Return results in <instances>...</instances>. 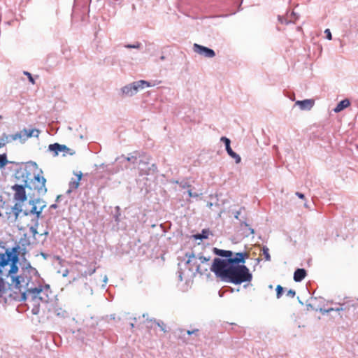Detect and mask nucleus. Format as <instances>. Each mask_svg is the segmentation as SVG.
<instances>
[{"instance_id": "2eb2a0df", "label": "nucleus", "mask_w": 358, "mask_h": 358, "mask_svg": "<svg viewBox=\"0 0 358 358\" xmlns=\"http://www.w3.org/2000/svg\"><path fill=\"white\" fill-rule=\"evenodd\" d=\"M75 175L76 176V178H72L71 180L69 182V189L67 191L68 193L72 192L79 187L80 181L82 178L83 173L82 172L80 171L78 173H75Z\"/></svg>"}, {"instance_id": "b1692460", "label": "nucleus", "mask_w": 358, "mask_h": 358, "mask_svg": "<svg viewBox=\"0 0 358 358\" xmlns=\"http://www.w3.org/2000/svg\"><path fill=\"white\" fill-rule=\"evenodd\" d=\"M226 151L227 152L228 155L231 157H232L235 159V162L236 164H239L241 162V157L239 156V155H238L237 153L234 152L231 147H229V148H227Z\"/></svg>"}, {"instance_id": "603ef678", "label": "nucleus", "mask_w": 358, "mask_h": 358, "mask_svg": "<svg viewBox=\"0 0 358 358\" xmlns=\"http://www.w3.org/2000/svg\"><path fill=\"white\" fill-rule=\"evenodd\" d=\"M68 273H69V271L68 270H65L62 275L64 277H66V276H67Z\"/></svg>"}, {"instance_id": "338daca9", "label": "nucleus", "mask_w": 358, "mask_h": 358, "mask_svg": "<svg viewBox=\"0 0 358 358\" xmlns=\"http://www.w3.org/2000/svg\"><path fill=\"white\" fill-rule=\"evenodd\" d=\"M208 206H212V203H208Z\"/></svg>"}, {"instance_id": "09e8293b", "label": "nucleus", "mask_w": 358, "mask_h": 358, "mask_svg": "<svg viewBox=\"0 0 358 358\" xmlns=\"http://www.w3.org/2000/svg\"><path fill=\"white\" fill-rule=\"evenodd\" d=\"M3 287H4L3 280L2 278L0 277V288L3 289Z\"/></svg>"}, {"instance_id": "f704fd0d", "label": "nucleus", "mask_w": 358, "mask_h": 358, "mask_svg": "<svg viewBox=\"0 0 358 358\" xmlns=\"http://www.w3.org/2000/svg\"><path fill=\"white\" fill-rule=\"evenodd\" d=\"M287 18H289V20H292V22L297 20L298 16L295 12L292 11L289 15H287Z\"/></svg>"}, {"instance_id": "a19ab883", "label": "nucleus", "mask_w": 358, "mask_h": 358, "mask_svg": "<svg viewBox=\"0 0 358 358\" xmlns=\"http://www.w3.org/2000/svg\"><path fill=\"white\" fill-rule=\"evenodd\" d=\"M188 195L189 197H198L199 194L197 193H193L191 189L187 191Z\"/></svg>"}, {"instance_id": "58836bf2", "label": "nucleus", "mask_w": 358, "mask_h": 358, "mask_svg": "<svg viewBox=\"0 0 358 358\" xmlns=\"http://www.w3.org/2000/svg\"><path fill=\"white\" fill-rule=\"evenodd\" d=\"M324 33L326 34V38L328 40H331L332 39V35H331V31H330V30L329 29H325Z\"/></svg>"}, {"instance_id": "4468645a", "label": "nucleus", "mask_w": 358, "mask_h": 358, "mask_svg": "<svg viewBox=\"0 0 358 358\" xmlns=\"http://www.w3.org/2000/svg\"><path fill=\"white\" fill-rule=\"evenodd\" d=\"M23 204L20 203H15V205L12 207V212L13 213V215L9 216V220L12 222H16L20 214L22 213L24 215V208H22Z\"/></svg>"}, {"instance_id": "49530a36", "label": "nucleus", "mask_w": 358, "mask_h": 358, "mask_svg": "<svg viewBox=\"0 0 358 358\" xmlns=\"http://www.w3.org/2000/svg\"><path fill=\"white\" fill-rule=\"evenodd\" d=\"M197 331H198V329H194V330H192V331L188 330V331H187V334L188 335H192V334H195Z\"/></svg>"}, {"instance_id": "79ce46f5", "label": "nucleus", "mask_w": 358, "mask_h": 358, "mask_svg": "<svg viewBox=\"0 0 358 358\" xmlns=\"http://www.w3.org/2000/svg\"><path fill=\"white\" fill-rule=\"evenodd\" d=\"M24 74L28 76V78L31 83H34V78H32V76L30 73L25 71Z\"/></svg>"}, {"instance_id": "423d86ee", "label": "nucleus", "mask_w": 358, "mask_h": 358, "mask_svg": "<svg viewBox=\"0 0 358 358\" xmlns=\"http://www.w3.org/2000/svg\"><path fill=\"white\" fill-rule=\"evenodd\" d=\"M46 180L43 176H41L39 174L34 176L33 180H31V187L30 188H34L37 191L39 195H44L47 192V188L45 187Z\"/></svg>"}, {"instance_id": "6e6552de", "label": "nucleus", "mask_w": 358, "mask_h": 358, "mask_svg": "<svg viewBox=\"0 0 358 358\" xmlns=\"http://www.w3.org/2000/svg\"><path fill=\"white\" fill-rule=\"evenodd\" d=\"M187 259L185 262V265L188 266V269L194 275L197 273H201L200 271V263L199 262L197 257L192 252L191 254H186Z\"/></svg>"}, {"instance_id": "052dcab7", "label": "nucleus", "mask_w": 358, "mask_h": 358, "mask_svg": "<svg viewBox=\"0 0 358 358\" xmlns=\"http://www.w3.org/2000/svg\"><path fill=\"white\" fill-rule=\"evenodd\" d=\"M95 272V269H93L90 273V275H92V273H94Z\"/></svg>"}, {"instance_id": "f257e3e1", "label": "nucleus", "mask_w": 358, "mask_h": 358, "mask_svg": "<svg viewBox=\"0 0 358 358\" xmlns=\"http://www.w3.org/2000/svg\"><path fill=\"white\" fill-rule=\"evenodd\" d=\"M210 270L222 281L235 285L250 282L252 278V273L245 265L226 264L220 258L214 259Z\"/></svg>"}, {"instance_id": "0eeeda50", "label": "nucleus", "mask_w": 358, "mask_h": 358, "mask_svg": "<svg viewBox=\"0 0 358 358\" xmlns=\"http://www.w3.org/2000/svg\"><path fill=\"white\" fill-rule=\"evenodd\" d=\"M25 182V185H14L12 186L11 189L14 191V199L16 203H20L22 204L25 201H27V196L25 191V187H27V180Z\"/></svg>"}, {"instance_id": "473e14b6", "label": "nucleus", "mask_w": 358, "mask_h": 358, "mask_svg": "<svg viewBox=\"0 0 358 358\" xmlns=\"http://www.w3.org/2000/svg\"><path fill=\"white\" fill-rule=\"evenodd\" d=\"M283 288L280 285H278L276 287V296L278 299H280L282 294Z\"/></svg>"}, {"instance_id": "37998d69", "label": "nucleus", "mask_w": 358, "mask_h": 358, "mask_svg": "<svg viewBox=\"0 0 358 358\" xmlns=\"http://www.w3.org/2000/svg\"><path fill=\"white\" fill-rule=\"evenodd\" d=\"M320 313H322L323 315H325V314H328V313H329V310H328V308H327V309H326V308H320Z\"/></svg>"}, {"instance_id": "bf43d9fd", "label": "nucleus", "mask_w": 358, "mask_h": 358, "mask_svg": "<svg viewBox=\"0 0 358 358\" xmlns=\"http://www.w3.org/2000/svg\"><path fill=\"white\" fill-rule=\"evenodd\" d=\"M219 295L220 297H222L223 296V293H222L220 291L219 292Z\"/></svg>"}, {"instance_id": "39448f33", "label": "nucleus", "mask_w": 358, "mask_h": 358, "mask_svg": "<svg viewBox=\"0 0 358 358\" xmlns=\"http://www.w3.org/2000/svg\"><path fill=\"white\" fill-rule=\"evenodd\" d=\"M136 168L139 171L140 176H148L150 173H155L157 170L155 164L149 166V157L144 155H142L138 159Z\"/></svg>"}, {"instance_id": "c03bdc74", "label": "nucleus", "mask_w": 358, "mask_h": 358, "mask_svg": "<svg viewBox=\"0 0 358 358\" xmlns=\"http://www.w3.org/2000/svg\"><path fill=\"white\" fill-rule=\"evenodd\" d=\"M299 198L303 199L305 198V195L301 192H296L295 194Z\"/></svg>"}, {"instance_id": "680f3d73", "label": "nucleus", "mask_w": 358, "mask_h": 358, "mask_svg": "<svg viewBox=\"0 0 358 358\" xmlns=\"http://www.w3.org/2000/svg\"><path fill=\"white\" fill-rule=\"evenodd\" d=\"M43 234H44L45 236H47V235L48 234V231H45V232L43 233ZM41 235H43V234H42Z\"/></svg>"}, {"instance_id": "393cba45", "label": "nucleus", "mask_w": 358, "mask_h": 358, "mask_svg": "<svg viewBox=\"0 0 358 358\" xmlns=\"http://www.w3.org/2000/svg\"><path fill=\"white\" fill-rule=\"evenodd\" d=\"M40 134V131L37 129H26L25 135L27 136V139L31 137L38 138Z\"/></svg>"}, {"instance_id": "aec40b11", "label": "nucleus", "mask_w": 358, "mask_h": 358, "mask_svg": "<svg viewBox=\"0 0 358 358\" xmlns=\"http://www.w3.org/2000/svg\"><path fill=\"white\" fill-rule=\"evenodd\" d=\"M12 282L15 284V287L17 289H20L21 283L23 282L27 284V280L22 273L17 276H13Z\"/></svg>"}, {"instance_id": "774afa93", "label": "nucleus", "mask_w": 358, "mask_h": 358, "mask_svg": "<svg viewBox=\"0 0 358 358\" xmlns=\"http://www.w3.org/2000/svg\"><path fill=\"white\" fill-rule=\"evenodd\" d=\"M131 327H134V324H132V323H131Z\"/></svg>"}, {"instance_id": "a878e982", "label": "nucleus", "mask_w": 358, "mask_h": 358, "mask_svg": "<svg viewBox=\"0 0 358 358\" xmlns=\"http://www.w3.org/2000/svg\"><path fill=\"white\" fill-rule=\"evenodd\" d=\"M210 234V231L208 229H204L202 230L201 234H197L194 236L195 239H206L208 238Z\"/></svg>"}, {"instance_id": "f03ea898", "label": "nucleus", "mask_w": 358, "mask_h": 358, "mask_svg": "<svg viewBox=\"0 0 358 358\" xmlns=\"http://www.w3.org/2000/svg\"><path fill=\"white\" fill-rule=\"evenodd\" d=\"M18 246L13 247L10 250H6L5 254H0V273H1V268L4 267L9 262H11L9 274L16 273L18 271L17 262L18 257Z\"/></svg>"}, {"instance_id": "69168bd1", "label": "nucleus", "mask_w": 358, "mask_h": 358, "mask_svg": "<svg viewBox=\"0 0 358 358\" xmlns=\"http://www.w3.org/2000/svg\"><path fill=\"white\" fill-rule=\"evenodd\" d=\"M146 316H148V315H145V314H143V317H145Z\"/></svg>"}, {"instance_id": "864d4df0", "label": "nucleus", "mask_w": 358, "mask_h": 358, "mask_svg": "<svg viewBox=\"0 0 358 358\" xmlns=\"http://www.w3.org/2000/svg\"><path fill=\"white\" fill-rule=\"evenodd\" d=\"M103 281L104 284H106V283H107V282H108V278H107V276H106V275H105V276H104V278H103Z\"/></svg>"}, {"instance_id": "72a5a7b5", "label": "nucleus", "mask_w": 358, "mask_h": 358, "mask_svg": "<svg viewBox=\"0 0 358 358\" xmlns=\"http://www.w3.org/2000/svg\"><path fill=\"white\" fill-rule=\"evenodd\" d=\"M278 20L282 23V24H289V22H292V20H288V18H285V17H282V16H278Z\"/></svg>"}, {"instance_id": "0e129e2a", "label": "nucleus", "mask_w": 358, "mask_h": 358, "mask_svg": "<svg viewBox=\"0 0 358 358\" xmlns=\"http://www.w3.org/2000/svg\"><path fill=\"white\" fill-rule=\"evenodd\" d=\"M161 59H162V60L164 59V56H162V57H161Z\"/></svg>"}, {"instance_id": "20e7f679", "label": "nucleus", "mask_w": 358, "mask_h": 358, "mask_svg": "<svg viewBox=\"0 0 358 358\" xmlns=\"http://www.w3.org/2000/svg\"><path fill=\"white\" fill-rule=\"evenodd\" d=\"M150 84L145 80H138L129 83L120 89L122 96H132L135 95L139 90L150 87Z\"/></svg>"}, {"instance_id": "dca6fc26", "label": "nucleus", "mask_w": 358, "mask_h": 358, "mask_svg": "<svg viewBox=\"0 0 358 358\" xmlns=\"http://www.w3.org/2000/svg\"><path fill=\"white\" fill-rule=\"evenodd\" d=\"M295 105L299 106L301 110H310L314 105V101L311 99L296 101Z\"/></svg>"}, {"instance_id": "2f4dec72", "label": "nucleus", "mask_w": 358, "mask_h": 358, "mask_svg": "<svg viewBox=\"0 0 358 358\" xmlns=\"http://www.w3.org/2000/svg\"><path fill=\"white\" fill-rule=\"evenodd\" d=\"M154 322L156 323V324L160 328V329L162 331L166 332V325H165V324L163 322H162V321H156V320H154Z\"/></svg>"}, {"instance_id": "c85d7f7f", "label": "nucleus", "mask_w": 358, "mask_h": 358, "mask_svg": "<svg viewBox=\"0 0 358 358\" xmlns=\"http://www.w3.org/2000/svg\"><path fill=\"white\" fill-rule=\"evenodd\" d=\"M8 163L5 154L0 155V168L4 167Z\"/></svg>"}, {"instance_id": "412c9836", "label": "nucleus", "mask_w": 358, "mask_h": 358, "mask_svg": "<svg viewBox=\"0 0 358 358\" xmlns=\"http://www.w3.org/2000/svg\"><path fill=\"white\" fill-rule=\"evenodd\" d=\"M306 275V271L303 268H297L294 273V280L296 282H301L305 278Z\"/></svg>"}, {"instance_id": "8fccbe9b", "label": "nucleus", "mask_w": 358, "mask_h": 358, "mask_svg": "<svg viewBox=\"0 0 358 358\" xmlns=\"http://www.w3.org/2000/svg\"><path fill=\"white\" fill-rule=\"evenodd\" d=\"M240 214H241V210L236 211L235 213L234 217L238 220Z\"/></svg>"}, {"instance_id": "4d7b16f0", "label": "nucleus", "mask_w": 358, "mask_h": 358, "mask_svg": "<svg viewBox=\"0 0 358 358\" xmlns=\"http://www.w3.org/2000/svg\"><path fill=\"white\" fill-rule=\"evenodd\" d=\"M50 208H57V205L56 204H52L50 206Z\"/></svg>"}, {"instance_id": "3c124183", "label": "nucleus", "mask_w": 358, "mask_h": 358, "mask_svg": "<svg viewBox=\"0 0 358 358\" xmlns=\"http://www.w3.org/2000/svg\"><path fill=\"white\" fill-rule=\"evenodd\" d=\"M178 273H179V275H178L179 279H180V281H182V274H183V273L182 271H179Z\"/></svg>"}, {"instance_id": "a18cd8bd", "label": "nucleus", "mask_w": 358, "mask_h": 358, "mask_svg": "<svg viewBox=\"0 0 358 358\" xmlns=\"http://www.w3.org/2000/svg\"><path fill=\"white\" fill-rule=\"evenodd\" d=\"M335 311L336 312H340V311H342L344 310L343 307V305H340L339 307H337V308H335Z\"/></svg>"}, {"instance_id": "9b49d317", "label": "nucleus", "mask_w": 358, "mask_h": 358, "mask_svg": "<svg viewBox=\"0 0 358 358\" xmlns=\"http://www.w3.org/2000/svg\"><path fill=\"white\" fill-rule=\"evenodd\" d=\"M193 50L196 53L207 58H213L215 56V52L213 49L197 43L193 45Z\"/></svg>"}, {"instance_id": "4be33fe9", "label": "nucleus", "mask_w": 358, "mask_h": 358, "mask_svg": "<svg viewBox=\"0 0 358 358\" xmlns=\"http://www.w3.org/2000/svg\"><path fill=\"white\" fill-rule=\"evenodd\" d=\"M214 252L217 255L220 257H227V259L231 258V257H232L233 255V252L231 250H224L215 248Z\"/></svg>"}, {"instance_id": "f3484780", "label": "nucleus", "mask_w": 358, "mask_h": 358, "mask_svg": "<svg viewBox=\"0 0 358 358\" xmlns=\"http://www.w3.org/2000/svg\"><path fill=\"white\" fill-rule=\"evenodd\" d=\"M142 155L135 152L134 155H129L128 157L122 156L121 158L124 159L127 162H131L134 165V168H136L138 161L141 158Z\"/></svg>"}, {"instance_id": "c9c22d12", "label": "nucleus", "mask_w": 358, "mask_h": 358, "mask_svg": "<svg viewBox=\"0 0 358 358\" xmlns=\"http://www.w3.org/2000/svg\"><path fill=\"white\" fill-rule=\"evenodd\" d=\"M176 183H178L180 187L182 189L187 188L190 187V185L186 182V181H181L180 182H178V181H176Z\"/></svg>"}, {"instance_id": "13d9d810", "label": "nucleus", "mask_w": 358, "mask_h": 358, "mask_svg": "<svg viewBox=\"0 0 358 358\" xmlns=\"http://www.w3.org/2000/svg\"><path fill=\"white\" fill-rule=\"evenodd\" d=\"M115 221L116 222H119V217H118V215L115 216Z\"/></svg>"}, {"instance_id": "e433bc0d", "label": "nucleus", "mask_w": 358, "mask_h": 358, "mask_svg": "<svg viewBox=\"0 0 358 358\" xmlns=\"http://www.w3.org/2000/svg\"><path fill=\"white\" fill-rule=\"evenodd\" d=\"M241 227L245 226V227H248V230H249V231H250V233L251 234H255V230H254L252 228H251V227L249 226V224H248L246 222H242L241 223Z\"/></svg>"}, {"instance_id": "c756f323", "label": "nucleus", "mask_w": 358, "mask_h": 358, "mask_svg": "<svg viewBox=\"0 0 358 358\" xmlns=\"http://www.w3.org/2000/svg\"><path fill=\"white\" fill-rule=\"evenodd\" d=\"M124 47L128 49H131V48L139 49L141 47V43L139 42H136L134 44H127L124 45Z\"/></svg>"}, {"instance_id": "7ed1b4c3", "label": "nucleus", "mask_w": 358, "mask_h": 358, "mask_svg": "<svg viewBox=\"0 0 358 358\" xmlns=\"http://www.w3.org/2000/svg\"><path fill=\"white\" fill-rule=\"evenodd\" d=\"M29 204L31 206V208H25L24 210V215H35L36 216V220H38L41 217L42 211L46 207L45 201L41 199H30L29 200Z\"/></svg>"}, {"instance_id": "f8f14e48", "label": "nucleus", "mask_w": 358, "mask_h": 358, "mask_svg": "<svg viewBox=\"0 0 358 358\" xmlns=\"http://www.w3.org/2000/svg\"><path fill=\"white\" fill-rule=\"evenodd\" d=\"M22 274L24 275L27 280V285L29 282L31 280L33 277H38V273L37 270L35 268L32 267L29 263H27L26 266L22 267Z\"/></svg>"}, {"instance_id": "bb28decb", "label": "nucleus", "mask_w": 358, "mask_h": 358, "mask_svg": "<svg viewBox=\"0 0 358 358\" xmlns=\"http://www.w3.org/2000/svg\"><path fill=\"white\" fill-rule=\"evenodd\" d=\"M262 254L264 256L266 261H271V256L269 254V249L266 246L262 247Z\"/></svg>"}, {"instance_id": "9d476101", "label": "nucleus", "mask_w": 358, "mask_h": 358, "mask_svg": "<svg viewBox=\"0 0 358 358\" xmlns=\"http://www.w3.org/2000/svg\"><path fill=\"white\" fill-rule=\"evenodd\" d=\"M27 294L31 296L34 300L38 299L43 302L48 301V296L46 294L42 288H31L27 289Z\"/></svg>"}, {"instance_id": "5fc2aeb1", "label": "nucleus", "mask_w": 358, "mask_h": 358, "mask_svg": "<svg viewBox=\"0 0 358 358\" xmlns=\"http://www.w3.org/2000/svg\"><path fill=\"white\" fill-rule=\"evenodd\" d=\"M335 308H328L329 313H331V311H335Z\"/></svg>"}, {"instance_id": "e2e57ef3", "label": "nucleus", "mask_w": 358, "mask_h": 358, "mask_svg": "<svg viewBox=\"0 0 358 358\" xmlns=\"http://www.w3.org/2000/svg\"><path fill=\"white\" fill-rule=\"evenodd\" d=\"M2 289L0 288V296H1Z\"/></svg>"}, {"instance_id": "ddd939ff", "label": "nucleus", "mask_w": 358, "mask_h": 358, "mask_svg": "<svg viewBox=\"0 0 358 358\" xmlns=\"http://www.w3.org/2000/svg\"><path fill=\"white\" fill-rule=\"evenodd\" d=\"M248 255L246 252H238L236 253L234 257H231L229 259H223L226 264H230L234 265H239V264H244L245 259Z\"/></svg>"}, {"instance_id": "1a4fd4ad", "label": "nucleus", "mask_w": 358, "mask_h": 358, "mask_svg": "<svg viewBox=\"0 0 358 358\" xmlns=\"http://www.w3.org/2000/svg\"><path fill=\"white\" fill-rule=\"evenodd\" d=\"M49 150L54 152V155L57 156L59 155V152H62V155L64 157L67 155H73L76 152L65 145H61L57 143L50 144L49 145Z\"/></svg>"}, {"instance_id": "ea45409f", "label": "nucleus", "mask_w": 358, "mask_h": 358, "mask_svg": "<svg viewBox=\"0 0 358 358\" xmlns=\"http://www.w3.org/2000/svg\"><path fill=\"white\" fill-rule=\"evenodd\" d=\"M295 294L296 292L293 289H289L286 294V295L290 298H293L295 296Z\"/></svg>"}, {"instance_id": "cd10ccee", "label": "nucleus", "mask_w": 358, "mask_h": 358, "mask_svg": "<svg viewBox=\"0 0 358 358\" xmlns=\"http://www.w3.org/2000/svg\"><path fill=\"white\" fill-rule=\"evenodd\" d=\"M38 226V220H36L34 225L31 226L29 227V231L32 234L33 237H34V238L36 236V234H38V231H37Z\"/></svg>"}, {"instance_id": "6e6d98bb", "label": "nucleus", "mask_w": 358, "mask_h": 358, "mask_svg": "<svg viewBox=\"0 0 358 358\" xmlns=\"http://www.w3.org/2000/svg\"><path fill=\"white\" fill-rule=\"evenodd\" d=\"M22 298L23 300H25L26 299V293H23L22 295Z\"/></svg>"}, {"instance_id": "de8ad7c7", "label": "nucleus", "mask_w": 358, "mask_h": 358, "mask_svg": "<svg viewBox=\"0 0 358 358\" xmlns=\"http://www.w3.org/2000/svg\"><path fill=\"white\" fill-rule=\"evenodd\" d=\"M6 214L8 215V219L9 220V216L13 215V213L12 212V207L6 212Z\"/></svg>"}, {"instance_id": "7c9ffc66", "label": "nucleus", "mask_w": 358, "mask_h": 358, "mask_svg": "<svg viewBox=\"0 0 358 358\" xmlns=\"http://www.w3.org/2000/svg\"><path fill=\"white\" fill-rule=\"evenodd\" d=\"M220 141L224 143L226 149L228 148H229V147H231L230 146L231 141L229 138H228L225 136H222V137H221Z\"/></svg>"}, {"instance_id": "5701e85b", "label": "nucleus", "mask_w": 358, "mask_h": 358, "mask_svg": "<svg viewBox=\"0 0 358 358\" xmlns=\"http://www.w3.org/2000/svg\"><path fill=\"white\" fill-rule=\"evenodd\" d=\"M11 141H13L11 135L3 133L1 136H0V148Z\"/></svg>"}, {"instance_id": "4c0bfd02", "label": "nucleus", "mask_w": 358, "mask_h": 358, "mask_svg": "<svg viewBox=\"0 0 358 358\" xmlns=\"http://www.w3.org/2000/svg\"><path fill=\"white\" fill-rule=\"evenodd\" d=\"M198 258V260L200 262V263H205L210 260V257H206L203 256H199Z\"/></svg>"}, {"instance_id": "6ab92c4d", "label": "nucleus", "mask_w": 358, "mask_h": 358, "mask_svg": "<svg viewBox=\"0 0 358 358\" xmlns=\"http://www.w3.org/2000/svg\"><path fill=\"white\" fill-rule=\"evenodd\" d=\"M26 129L11 135L12 141L19 140L21 143H24L27 140V136L25 135Z\"/></svg>"}, {"instance_id": "a211bd4d", "label": "nucleus", "mask_w": 358, "mask_h": 358, "mask_svg": "<svg viewBox=\"0 0 358 358\" xmlns=\"http://www.w3.org/2000/svg\"><path fill=\"white\" fill-rule=\"evenodd\" d=\"M350 105V101L348 99L341 101L337 106L334 108V111L336 113L343 110Z\"/></svg>"}]
</instances>
